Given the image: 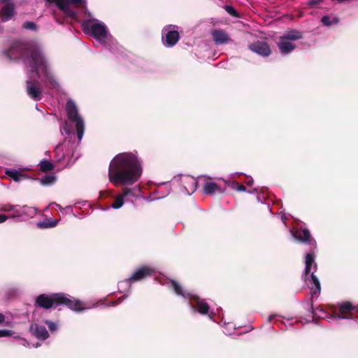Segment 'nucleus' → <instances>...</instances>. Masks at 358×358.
Masks as SVG:
<instances>
[{
	"instance_id": "f257e3e1",
	"label": "nucleus",
	"mask_w": 358,
	"mask_h": 358,
	"mask_svg": "<svg viewBox=\"0 0 358 358\" xmlns=\"http://www.w3.org/2000/svg\"><path fill=\"white\" fill-rule=\"evenodd\" d=\"M9 60L20 59L27 70V92L34 101L42 98L39 82L57 87L58 83L52 72L51 64L41 45L35 41H14L3 51Z\"/></svg>"
},
{
	"instance_id": "f03ea898",
	"label": "nucleus",
	"mask_w": 358,
	"mask_h": 358,
	"mask_svg": "<svg viewBox=\"0 0 358 358\" xmlns=\"http://www.w3.org/2000/svg\"><path fill=\"white\" fill-rule=\"evenodd\" d=\"M141 161L133 152L117 154L111 160L108 167V179L115 186L132 185L141 176Z\"/></svg>"
},
{
	"instance_id": "7ed1b4c3",
	"label": "nucleus",
	"mask_w": 358,
	"mask_h": 358,
	"mask_svg": "<svg viewBox=\"0 0 358 358\" xmlns=\"http://www.w3.org/2000/svg\"><path fill=\"white\" fill-rule=\"evenodd\" d=\"M85 33L93 36L101 45L108 48L111 52L118 50V44L108 33L106 24L95 18L83 22Z\"/></svg>"
},
{
	"instance_id": "20e7f679",
	"label": "nucleus",
	"mask_w": 358,
	"mask_h": 358,
	"mask_svg": "<svg viewBox=\"0 0 358 358\" xmlns=\"http://www.w3.org/2000/svg\"><path fill=\"white\" fill-rule=\"evenodd\" d=\"M36 304L45 309L57 307L64 304L70 309L75 311H80L90 308L87 303L64 294H54L52 295L41 294L36 298Z\"/></svg>"
},
{
	"instance_id": "39448f33",
	"label": "nucleus",
	"mask_w": 358,
	"mask_h": 358,
	"mask_svg": "<svg viewBox=\"0 0 358 358\" xmlns=\"http://www.w3.org/2000/svg\"><path fill=\"white\" fill-rule=\"evenodd\" d=\"M169 284L177 295L189 301L190 307L194 311H197L201 315H208L209 318L213 320L214 313L209 312V306L205 300L191 292L183 290L182 287L174 280H171Z\"/></svg>"
},
{
	"instance_id": "423d86ee",
	"label": "nucleus",
	"mask_w": 358,
	"mask_h": 358,
	"mask_svg": "<svg viewBox=\"0 0 358 358\" xmlns=\"http://www.w3.org/2000/svg\"><path fill=\"white\" fill-rule=\"evenodd\" d=\"M0 211L10 213L9 216L0 214V224L6 222L9 217L15 219L18 222L27 221L34 217L37 213L36 209L34 207L10 203L1 205Z\"/></svg>"
},
{
	"instance_id": "0eeeda50",
	"label": "nucleus",
	"mask_w": 358,
	"mask_h": 358,
	"mask_svg": "<svg viewBox=\"0 0 358 358\" xmlns=\"http://www.w3.org/2000/svg\"><path fill=\"white\" fill-rule=\"evenodd\" d=\"M317 270V264L313 254L307 253L305 259L303 278L306 285L310 291L311 299L317 297L320 293L321 287L318 278L314 274Z\"/></svg>"
},
{
	"instance_id": "6e6552de",
	"label": "nucleus",
	"mask_w": 358,
	"mask_h": 358,
	"mask_svg": "<svg viewBox=\"0 0 358 358\" xmlns=\"http://www.w3.org/2000/svg\"><path fill=\"white\" fill-rule=\"evenodd\" d=\"M171 185L176 192L191 195L197 189V180L189 175H181L171 180Z\"/></svg>"
},
{
	"instance_id": "1a4fd4ad",
	"label": "nucleus",
	"mask_w": 358,
	"mask_h": 358,
	"mask_svg": "<svg viewBox=\"0 0 358 358\" xmlns=\"http://www.w3.org/2000/svg\"><path fill=\"white\" fill-rule=\"evenodd\" d=\"M302 38L301 31L292 29L285 31L283 35L280 37L278 43V48L282 55H287L294 50L296 46L292 44V41H296Z\"/></svg>"
},
{
	"instance_id": "9d476101",
	"label": "nucleus",
	"mask_w": 358,
	"mask_h": 358,
	"mask_svg": "<svg viewBox=\"0 0 358 358\" xmlns=\"http://www.w3.org/2000/svg\"><path fill=\"white\" fill-rule=\"evenodd\" d=\"M66 110L68 119L71 122L76 123L78 138L79 141H81L84 134V122L83 118L78 115L76 103L72 100L67 101Z\"/></svg>"
},
{
	"instance_id": "9b49d317",
	"label": "nucleus",
	"mask_w": 358,
	"mask_h": 358,
	"mask_svg": "<svg viewBox=\"0 0 358 358\" xmlns=\"http://www.w3.org/2000/svg\"><path fill=\"white\" fill-rule=\"evenodd\" d=\"M154 272L155 270L150 266H142L138 268L136 271H135L130 278L124 281L120 282L118 284V287L119 288H122L124 285L130 286V283L131 282L141 280L147 276L152 275L154 273Z\"/></svg>"
},
{
	"instance_id": "f8f14e48",
	"label": "nucleus",
	"mask_w": 358,
	"mask_h": 358,
	"mask_svg": "<svg viewBox=\"0 0 358 358\" xmlns=\"http://www.w3.org/2000/svg\"><path fill=\"white\" fill-rule=\"evenodd\" d=\"M49 3H55L56 5L64 11V13L73 19L77 17V13L71 8L73 4H80L85 6V0H46Z\"/></svg>"
},
{
	"instance_id": "ddd939ff",
	"label": "nucleus",
	"mask_w": 358,
	"mask_h": 358,
	"mask_svg": "<svg viewBox=\"0 0 358 358\" xmlns=\"http://www.w3.org/2000/svg\"><path fill=\"white\" fill-rule=\"evenodd\" d=\"M174 25H169L162 30V41L166 47H172L179 40V33Z\"/></svg>"
},
{
	"instance_id": "4468645a",
	"label": "nucleus",
	"mask_w": 358,
	"mask_h": 358,
	"mask_svg": "<svg viewBox=\"0 0 358 358\" xmlns=\"http://www.w3.org/2000/svg\"><path fill=\"white\" fill-rule=\"evenodd\" d=\"M294 238L303 243H308L311 248H316V242L312 238L310 231L307 229H298L290 230Z\"/></svg>"
},
{
	"instance_id": "2eb2a0df",
	"label": "nucleus",
	"mask_w": 358,
	"mask_h": 358,
	"mask_svg": "<svg viewBox=\"0 0 358 358\" xmlns=\"http://www.w3.org/2000/svg\"><path fill=\"white\" fill-rule=\"evenodd\" d=\"M354 308L350 302H343L338 306L339 313L334 315H329L327 316V319H350V312L353 310Z\"/></svg>"
},
{
	"instance_id": "dca6fc26",
	"label": "nucleus",
	"mask_w": 358,
	"mask_h": 358,
	"mask_svg": "<svg viewBox=\"0 0 358 358\" xmlns=\"http://www.w3.org/2000/svg\"><path fill=\"white\" fill-rule=\"evenodd\" d=\"M249 48L252 52L262 56L267 57L271 54V48L264 41H257L250 45Z\"/></svg>"
},
{
	"instance_id": "f3484780",
	"label": "nucleus",
	"mask_w": 358,
	"mask_h": 358,
	"mask_svg": "<svg viewBox=\"0 0 358 358\" xmlns=\"http://www.w3.org/2000/svg\"><path fill=\"white\" fill-rule=\"evenodd\" d=\"M66 140L67 141L66 146L64 147V150H65L66 158L69 159V160L71 158H74V160L77 159L78 158V155H76V151L78 147L80 141H78V143H75L72 142L71 140L69 139Z\"/></svg>"
},
{
	"instance_id": "a211bd4d",
	"label": "nucleus",
	"mask_w": 358,
	"mask_h": 358,
	"mask_svg": "<svg viewBox=\"0 0 358 358\" xmlns=\"http://www.w3.org/2000/svg\"><path fill=\"white\" fill-rule=\"evenodd\" d=\"M30 329L33 334L38 339L45 340L49 336L46 328L43 326L32 324Z\"/></svg>"
},
{
	"instance_id": "6ab92c4d",
	"label": "nucleus",
	"mask_w": 358,
	"mask_h": 358,
	"mask_svg": "<svg viewBox=\"0 0 358 358\" xmlns=\"http://www.w3.org/2000/svg\"><path fill=\"white\" fill-rule=\"evenodd\" d=\"M212 36L217 45L226 43L230 40L229 36L224 31L220 29H215L213 31Z\"/></svg>"
},
{
	"instance_id": "aec40b11",
	"label": "nucleus",
	"mask_w": 358,
	"mask_h": 358,
	"mask_svg": "<svg viewBox=\"0 0 358 358\" xmlns=\"http://www.w3.org/2000/svg\"><path fill=\"white\" fill-rule=\"evenodd\" d=\"M15 13V7L13 3H8L3 6L1 11L2 21L6 22L12 18Z\"/></svg>"
},
{
	"instance_id": "412c9836",
	"label": "nucleus",
	"mask_w": 358,
	"mask_h": 358,
	"mask_svg": "<svg viewBox=\"0 0 358 358\" xmlns=\"http://www.w3.org/2000/svg\"><path fill=\"white\" fill-rule=\"evenodd\" d=\"M203 192L206 194H213L215 192H222L221 188L217 183L212 181H206L203 185Z\"/></svg>"
},
{
	"instance_id": "4be33fe9",
	"label": "nucleus",
	"mask_w": 358,
	"mask_h": 358,
	"mask_svg": "<svg viewBox=\"0 0 358 358\" xmlns=\"http://www.w3.org/2000/svg\"><path fill=\"white\" fill-rule=\"evenodd\" d=\"M66 140H64L62 144L57 145L55 148V158L58 162L66 158L65 150H64V147L66 146Z\"/></svg>"
},
{
	"instance_id": "5701e85b",
	"label": "nucleus",
	"mask_w": 358,
	"mask_h": 358,
	"mask_svg": "<svg viewBox=\"0 0 358 358\" xmlns=\"http://www.w3.org/2000/svg\"><path fill=\"white\" fill-rule=\"evenodd\" d=\"M141 189L138 187H124L122 189V194L125 198L128 196L138 197L140 194Z\"/></svg>"
},
{
	"instance_id": "b1692460",
	"label": "nucleus",
	"mask_w": 358,
	"mask_h": 358,
	"mask_svg": "<svg viewBox=\"0 0 358 358\" xmlns=\"http://www.w3.org/2000/svg\"><path fill=\"white\" fill-rule=\"evenodd\" d=\"M5 173L15 182H19L22 178H24L23 174L15 169H7Z\"/></svg>"
},
{
	"instance_id": "393cba45",
	"label": "nucleus",
	"mask_w": 358,
	"mask_h": 358,
	"mask_svg": "<svg viewBox=\"0 0 358 358\" xmlns=\"http://www.w3.org/2000/svg\"><path fill=\"white\" fill-rule=\"evenodd\" d=\"M58 221L56 220H45L37 223V226L41 229L52 228L57 225Z\"/></svg>"
},
{
	"instance_id": "a878e982",
	"label": "nucleus",
	"mask_w": 358,
	"mask_h": 358,
	"mask_svg": "<svg viewBox=\"0 0 358 358\" xmlns=\"http://www.w3.org/2000/svg\"><path fill=\"white\" fill-rule=\"evenodd\" d=\"M124 196H123L122 193L119 194L116 196L115 201L111 204V208L114 209H119L120 208L123 204H124Z\"/></svg>"
},
{
	"instance_id": "bb28decb",
	"label": "nucleus",
	"mask_w": 358,
	"mask_h": 358,
	"mask_svg": "<svg viewBox=\"0 0 358 358\" xmlns=\"http://www.w3.org/2000/svg\"><path fill=\"white\" fill-rule=\"evenodd\" d=\"M321 21L324 25L330 26L337 24L338 22V19L336 17L331 19L329 16L325 15L322 17Z\"/></svg>"
},
{
	"instance_id": "cd10ccee",
	"label": "nucleus",
	"mask_w": 358,
	"mask_h": 358,
	"mask_svg": "<svg viewBox=\"0 0 358 358\" xmlns=\"http://www.w3.org/2000/svg\"><path fill=\"white\" fill-rule=\"evenodd\" d=\"M56 180V177L53 175H46L41 178V182L43 185H50Z\"/></svg>"
},
{
	"instance_id": "c85d7f7f",
	"label": "nucleus",
	"mask_w": 358,
	"mask_h": 358,
	"mask_svg": "<svg viewBox=\"0 0 358 358\" xmlns=\"http://www.w3.org/2000/svg\"><path fill=\"white\" fill-rule=\"evenodd\" d=\"M41 169L43 171H52L54 168L53 164L48 160H42L40 162Z\"/></svg>"
},
{
	"instance_id": "c756f323",
	"label": "nucleus",
	"mask_w": 358,
	"mask_h": 358,
	"mask_svg": "<svg viewBox=\"0 0 358 358\" xmlns=\"http://www.w3.org/2000/svg\"><path fill=\"white\" fill-rule=\"evenodd\" d=\"M15 339H17V340H19L20 341V344L24 345V346H27V347H35V348H38V346H40V344H36V345H30L26 340L23 339V338H21L20 336H15L14 337Z\"/></svg>"
},
{
	"instance_id": "7c9ffc66",
	"label": "nucleus",
	"mask_w": 358,
	"mask_h": 358,
	"mask_svg": "<svg viewBox=\"0 0 358 358\" xmlns=\"http://www.w3.org/2000/svg\"><path fill=\"white\" fill-rule=\"evenodd\" d=\"M126 297V296H124L122 298L120 297L117 299V301H109L108 303H105V302H101V305H104L105 306H114L118 303H120L122 301V299H124Z\"/></svg>"
},
{
	"instance_id": "2f4dec72",
	"label": "nucleus",
	"mask_w": 358,
	"mask_h": 358,
	"mask_svg": "<svg viewBox=\"0 0 358 358\" xmlns=\"http://www.w3.org/2000/svg\"><path fill=\"white\" fill-rule=\"evenodd\" d=\"M23 27L26 29L34 30L36 29V25L32 22L27 21L23 24Z\"/></svg>"
},
{
	"instance_id": "473e14b6",
	"label": "nucleus",
	"mask_w": 358,
	"mask_h": 358,
	"mask_svg": "<svg viewBox=\"0 0 358 358\" xmlns=\"http://www.w3.org/2000/svg\"><path fill=\"white\" fill-rule=\"evenodd\" d=\"M232 187L235 189H236L238 192H245L246 191V187L243 185H239L236 182H234L232 183Z\"/></svg>"
},
{
	"instance_id": "72a5a7b5",
	"label": "nucleus",
	"mask_w": 358,
	"mask_h": 358,
	"mask_svg": "<svg viewBox=\"0 0 358 358\" xmlns=\"http://www.w3.org/2000/svg\"><path fill=\"white\" fill-rule=\"evenodd\" d=\"M45 323L48 326L49 329L52 331L57 330V324L53 322L45 320Z\"/></svg>"
},
{
	"instance_id": "f704fd0d",
	"label": "nucleus",
	"mask_w": 358,
	"mask_h": 358,
	"mask_svg": "<svg viewBox=\"0 0 358 358\" xmlns=\"http://www.w3.org/2000/svg\"><path fill=\"white\" fill-rule=\"evenodd\" d=\"M13 335V331L9 329H0V337H7Z\"/></svg>"
},
{
	"instance_id": "c9c22d12",
	"label": "nucleus",
	"mask_w": 358,
	"mask_h": 358,
	"mask_svg": "<svg viewBox=\"0 0 358 358\" xmlns=\"http://www.w3.org/2000/svg\"><path fill=\"white\" fill-rule=\"evenodd\" d=\"M60 131H61L62 134H63V132L66 133V134H71V129L69 127L67 122H64V124L62 126V127L61 128Z\"/></svg>"
},
{
	"instance_id": "e433bc0d",
	"label": "nucleus",
	"mask_w": 358,
	"mask_h": 358,
	"mask_svg": "<svg viewBox=\"0 0 358 358\" xmlns=\"http://www.w3.org/2000/svg\"><path fill=\"white\" fill-rule=\"evenodd\" d=\"M225 9L231 15H234L236 13V10L232 6H227Z\"/></svg>"
},
{
	"instance_id": "4c0bfd02",
	"label": "nucleus",
	"mask_w": 358,
	"mask_h": 358,
	"mask_svg": "<svg viewBox=\"0 0 358 358\" xmlns=\"http://www.w3.org/2000/svg\"><path fill=\"white\" fill-rule=\"evenodd\" d=\"M5 320V316L3 314L0 313V324Z\"/></svg>"
},
{
	"instance_id": "58836bf2",
	"label": "nucleus",
	"mask_w": 358,
	"mask_h": 358,
	"mask_svg": "<svg viewBox=\"0 0 358 358\" xmlns=\"http://www.w3.org/2000/svg\"><path fill=\"white\" fill-rule=\"evenodd\" d=\"M276 317V315H271L268 317V322H272L274 317Z\"/></svg>"
},
{
	"instance_id": "ea45409f",
	"label": "nucleus",
	"mask_w": 358,
	"mask_h": 358,
	"mask_svg": "<svg viewBox=\"0 0 358 358\" xmlns=\"http://www.w3.org/2000/svg\"><path fill=\"white\" fill-rule=\"evenodd\" d=\"M252 182H253V180H252V178H250L248 180V181L247 182V185H252Z\"/></svg>"
},
{
	"instance_id": "a19ab883",
	"label": "nucleus",
	"mask_w": 358,
	"mask_h": 358,
	"mask_svg": "<svg viewBox=\"0 0 358 358\" xmlns=\"http://www.w3.org/2000/svg\"><path fill=\"white\" fill-rule=\"evenodd\" d=\"M316 3H317V1H310V4H311V5H315V4H316Z\"/></svg>"
},
{
	"instance_id": "79ce46f5",
	"label": "nucleus",
	"mask_w": 358,
	"mask_h": 358,
	"mask_svg": "<svg viewBox=\"0 0 358 358\" xmlns=\"http://www.w3.org/2000/svg\"><path fill=\"white\" fill-rule=\"evenodd\" d=\"M320 312H322V314L326 315V313L323 311L322 308H317Z\"/></svg>"
},
{
	"instance_id": "37998d69",
	"label": "nucleus",
	"mask_w": 358,
	"mask_h": 358,
	"mask_svg": "<svg viewBox=\"0 0 358 358\" xmlns=\"http://www.w3.org/2000/svg\"><path fill=\"white\" fill-rule=\"evenodd\" d=\"M52 205H55L56 206H57L59 208H61V206L59 205V204H57L55 203H52Z\"/></svg>"
},
{
	"instance_id": "c03bdc74",
	"label": "nucleus",
	"mask_w": 358,
	"mask_h": 358,
	"mask_svg": "<svg viewBox=\"0 0 358 358\" xmlns=\"http://www.w3.org/2000/svg\"><path fill=\"white\" fill-rule=\"evenodd\" d=\"M8 0H0V3H3V2H6Z\"/></svg>"
},
{
	"instance_id": "a18cd8bd",
	"label": "nucleus",
	"mask_w": 358,
	"mask_h": 358,
	"mask_svg": "<svg viewBox=\"0 0 358 358\" xmlns=\"http://www.w3.org/2000/svg\"><path fill=\"white\" fill-rule=\"evenodd\" d=\"M224 333H225V334H231V333L227 332V331H225Z\"/></svg>"
},
{
	"instance_id": "49530a36",
	"label": "nucleus",
	"mask_w": 358,
	"mask_h": 358,
	"mask_svg": "<svg viewBox=\"0 0 358 358\" xmlns=\"http://www.w3.org/2000/svg\"><path fill=\"white\" fill-rule=\"evenodd\" d=\"M357 319H358V317H357Z\"/></svg>"
}]
</instances>
